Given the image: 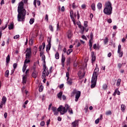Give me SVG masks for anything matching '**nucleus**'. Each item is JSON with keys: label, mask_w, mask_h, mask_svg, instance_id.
Returning a JSON list of instances; mask_svg holds the SVG:
<instances>
[{"label": "nucleus", "mask_w": 127, "mask_h": 127, "mask_svg": "<svg viewBox=\"0 0 127 127\" xmlns=\"http://www.w3.org/2000/svg\"><path fill=\"white\" fill-rule=\"evenodd\" d=\"M24 4L23 1H21L19 3L18 6V15H17V21L19 22L24 21L25 19V15H26V10L24 9Z\"/></svg>", "instance_id": "f257e3e1"}, {"label": "nucleus", "mask_w": 127, "mask_h": 127, "mask_svg": "<svg viewBox=\"0 0 127 127\" xmlns=\"http://www.w3.org/2000/svg\"><path fill=\"white\" fill-rule=\"evenodd\" d=\"M98 75H99V68L96 67L91 79V87L92 89L96 87V84H97V80L98 79Z\"/></svg>", "instance_id": "f03ea898"}, {"label": "nucleus", "mask_w": 127, "mask_h": 127, "mask_svg": "<svg viewBox=\"0 0 127 127\" xmlns=\"http://www.w3.org/2000/svg\"><path fill=\"white\" fill-rule=\"evenodd\" d=\"M105 7L103 10V12L107 15H111L112 14V11L113 10V7H112V3L108 1L105 4Z\"/></svg>", "instance_id": "7ed1b4c3"}, {"label": "nucleus", "mask_w": 127, "mask_h": 127, "mask_svg": "<svg viewBox=\"0 0 127 127\" xmlns=\"http://www.w3.org/2000/svg\"><path fill=\"white\" fill-rule=\"evenodd\" d=\"M57 112H72V110L68 104H65V107L62 105L60 106L57 109Z\"/></svg>", "instance_id": "20e7f679"}, {"label": "nucleus", "mask_w": 127, "mask_h": 127, "mask_svg": "<svg viewBox=\"0 0 127 127\" xmlns=\"http://www.w3.org/2000/svg\"><path fill=\"white\" fill-rule=\"evenodd\" d=\"M43 70L44 71L42 73L43 74L42 78L46 79L45 78H46V76H48V75H49V71L48 70V68L46 66L45 64H43Z\"/></svg>", "instance_id": "39448f33"}, {"label": "nucleus", "mask_w": 127, "mask_h": 127, "mask_svg": "<svg viewBox=\"0 0 127 127\" xmlns=\"http://www.w3.org/2000/svg\"><path fill=\"white\" fill-rule=\"evenodd\" d=\"M6 103V97L5 96H3L1 99V103H0V108L1 109L3 107V105H5Z\"/></svg>", "instance_id": "423d86ee"}, {"label": "nucleus", "mask_w": 127, "mask_h": 127, "mask_svg": "<svg viewBox=\"0 0 127 127\" xmlns=\"http://www.w3.org/2000/svg\"><path fill=\"white\" fill-rule=\"evenodd\" d=\"M6 103V97L5 96H3L1 99V103H0V108L1 109L3 107V105H5Z\"/></svg>", "instance_id": "0eeeda50"}, {"label": "nucleus", "mask_w": 127, "mask_h": 127, "mask_svg": "<svg viewBox=\"0 0 127 127\" xmlns=\"http://www.w3.org/2000/svg\"><path fill=\"white\" fill-rule=\"evenodd\" d=\"M81 96V91H77V94L75 95V102H78V100H79V98Z\"/></svg>", "instance_id": "6e6552de"}, {"label": "nucleus", "mask_w": 127, "mask_h": 127, "mask_svg": "<svg viewBox=\"0 0 127 127\" xmlns=\"http://www.w3.org/2000/svg\"><path fill=\"white\" fill-rule=\"evenodd\" d=\"M48 45L46 46V51L47 52L48 51V49L49 50H50V48H51V39H50V40L48 41Z\"/></svg>", "instance_id": "1a4fd4ad"}, {"label": "nucleus", "mask_w": 127, "mask_h": 127, "mask_svg": "<svg viewBox=\"0 0 127 127\" xmlns=\"http://www.w3.org/2000/svg\"><path fill=\"white\" fill-rule=\"evenodd\" d=\"M91 55L92 57V62H95V61H96V55H95V53L94 52H92Z\"/></svg>", "instance_id": "9d476101"}, {"label": "nucleus", "mask_w": 127, "mask_h": 127, "mask_svg": "<svg viewBox=\"0 0 127 127\" xmlns=\"http://www.w3.org/2000/svg\"><path fill=\"white\" fill-rule=\"evenodd\" d=\"M67 38H68V39H71L73 35V34H72V32L71 31V30H69L67 31Z\"/></svg>", "instance_id": "9b49d317"}, {"label": "nucleus", "mask_w": 127, "mask_h": 127, "mask_svg": "<svg viewBox=\"0 0 127 127\" xmlns=\"http://www.w3.org/2000/svg\"><path fill=\"white\" fill-rule=\"evenodd\" d=\"M26 52H27L26 54V55L31 56V53H32V52L31 51V49L27 48Z\"/></svg>", "instance_id": "f8f14e48"}, {"label": "nucleus", "mask_w": 127, "mask_h": 127, "mask_svg": "<svg viewBox=\"0 0 127 127\" xmlns=\"http://www.w3.org/2000/svg\"><path fill=\"white\" fill-rule=\"evenodd\" d=\"M37 75H38V72H37V71H33V73H32V77H33V78H36V77H37Z\"/></svg>", "instance_id": "ddd939ff"}, {"label": "nucleus", "mask_w": 127, "mask_h": 127, "mask_svg": "<svg viewBox=\"0 0 127 127\" xmlns=\"http://www.w3.org/2000/svg\"><path fill=\"white\" fill-rule=\"evenodd\" d=\"M27 79V76H26V75L23 76L22 83H23V85H25V84H26Z\"/></svg>", "instance_id": "4468645a"}, {"label": "nucleus", "mask_w": 127, "mask_h": 127, "mask_svg": "<svg viewBox=\"0 0 127 127\" xmlns=\"http://www.w3.org/2000/svg\"><path fill=\"white\" fill-rule=\"evenodd\" d=\"M78 123H79V120H75L74 122L72 123L71 125H72L73 127H76L78 126Z\"/></svg>", "instance_id": "2eb2a0df"}, {"label": "nucleus", "mask_w": 127, "mask_h": 127, "mask_svg": "<svg viewBox=\"0 0 127 127\" xmlns=\"http://www.w3.org/2000/svg\"><path fill=\"white\" fill-rule=\"evenodd\" d=\"M65 60H66V58H65V55H64V53H63L62 54V62H65Z\"/></svg>", "instance_id": "dca6fc26"}, {"label": "nucleus", "mask_w": 127, "mask_h": 127, "mask_svg": "<svg viewBox=\"0 0 127 127\" xmlns=\"http://www.w3.org/2000/svg\"><path fill=\"white\" fill-rule=\"evenodd\" d=\"M9 61H10V56H9V55H8L6 58V62L7 64H8V63H9Z\"/></svg>", "instance_id": "f3484780"}, {"label": "nucleus", "mask_w": 127, "mask_h": 127, "mask_svg": "<svg viewBox=\"0 0 127 127\" xmlns=\"http://www.w3.org/2000/svg\"><path fill=\"white\" fill-rule=\"evenodd\" d=\"M81 74H82V71H81V70H79L78 72V76H79V78L80 79L82 78H84V76H85V74H83V75H81Z\"/></svg>", "instance_id": "a211bd4d"}, {"label": "nucleus", "mask_w": 127, "mask_h": 127, "mask_svg": "<svg viewBox=\"0 0 127 127\" xmlns=\"http://www.w3.org/2000/svg\"><path fill=\"white\" fill-rule=\"evenodd\" d=\"M91 7L92 10H94V11L96 10V4H95V3H93L91 4Z\"/></svg>", "instance_id": "6ab92c4d"}, {"label": "nucleus", "mask_w": 127, "mask_h": 127, "mask_svg": "<svg viewBox=\"0 0 127 127\" xmlns=\"http://www.w3.org/2000/svg\"><path fill=\"white\" fill-rule=\"evenodd\" d=\"M66 81H67V83L68 84V85H72L73 82L72 81L71 79H68V78H67Z\"/></svg>", "instance_id": "aec40b11"}, {"label": "nucleus", "mask_w": 127, "mask_h": 127, "mask_svg": "<svg viewBox=\"0 0 127 127\" xmlns=\"http://www.w3.org/2000/svg\"><path fill=\"white\" fill-rule=\"evenodd\" d=\"M63 94V92H62V91H61L60 93H59L57 95L58 98H59V99H62Z\"/></svg>", "instance_id": "412c9836"}, {"label": "nucleus", "mask_w": 127, "mask_h": 127, "mask_svg": "<svg viewBox=\"0 0 127 127\" xmlns=\"http://www.w3.org/2000/svg\"><path fill=\"white\" fill-rule=\"evenodd\" d=\"M9 30H11L13 29V23H11L10 25H8Z\"/></svg>", "instance_id": "4be33fe9"}, {"label": "nucleus", "mask_w": 127, "mask_h": 127, "mask_svg": "<svg viewBox=\"0 0 127 127\" xmlns=\"http://www.w3.org/2000/svg\"><path fill=\"white\" fill-rule=\"evenodd\" d=\"M70 16L71 18V19L72 20V21L74 22V17H73V10H71L70 11Z\"/></svg>", "instance_id": "5701e85b"}, {"label": "nucleus", "mask_w": 127, "mask_h": 127, "mask_svg": "<svg viewBox=\"0 0 127 127\" xmlns=\"http://www.w3.org/2000/svg\"><path fill=\"white\" fill-rule=\"evenodd\" d=\"M42 61H43L44 62V65H46V63L45 62V55H43L42 56Z\"/></svg>", "instance_id": "b1692460"}, {"label": "nucleus", "mask_w": 127, "mask_h": 127, "mask_svg": "<svg viewBox=\"0 0 127 127\" xmlns=\"http://www.w3.org/2000/svg\"><path fill=\"white\" fill-rule=\"evenodd\" d=\"M71 52H73V50L72 49H68L66 52L67 55H70Z\"/></svg>", "instance_id": "393cba45"}, {"label": "nucleus", "mask_w": 127, "mask_h": 127, "mask_svg": "<svg viewBox=\"0 0 127 127\" xmlns=\"http://www.w3.org/2000/svg\"><path fill=\"white\" fill-rule=\"evenodd\" d=\"M30 62V60L26 59L24 62V65H26V64H27V63H29Z\"/></svg>", "instance_id": "a878e982"}, {"label": "nucleus", "mask_w": 127, "mask_h": 127, "mask_svg": "<svg viewBox=\"0 0 127 127\" xmlns=\"http://www.w3.org/2000/svg\"><path fill=\"white\" fill-rule=\"evenodd\" d=\"M121 110H122V112H125V111L126 110V105L122 104L121 105Z\"/></svg>", "instance_id": "bb28decb"}, {"label": "nucleus", "mask_w": 127, "mask_h": 127, "mask_svg": "<svg viewBox=\"0 0 127 127\" xmlns=\"http://www.w3.org/2000/svg\"><path fill=\"white\" fill-rule=\"evenodd\" d=\"M92 41H93V40H89V46L90 47V50L92 49V47L93 46V43H92Z\"/></svg>", "instance_id": "cd10ccee"}, {"label": "nucleus", "mask_w": 127, "mask_h": 127, "mask_svg": "<svg viewBox=\"0 0 127 127\" xmlns=\"http://www.w3.org/2000/svg\"><path fill=\"white\" fill-rule=\"evenodd\" d=\"M8 75H9V70H6L5 72V77L7 78V77H8Z\"/></svg>", "instance_id": "c85d7f7f"}, {"label": "nucleus", "mask_w": 127, "mask_h": 127, "mask_svg": "<svg viewBox=\"0 0 127 127\" xmlns=\"http://www.w3.org/2000/svg\"><path fill=\"white\" fill-rule=\"evenodd\" d=\"M33 53H35V55L36 54V53H37V47H34L33 49Z\"/></svg>", "instance_id": "c756f323"}, {"label": "nucleus", "mask_w": 127, "mask_h": 127, "mask_svg": "<svg viewBox=\"0 0 127 127\" xmlns=\"http://www.w3.org/2000/svg\"><path fill=\"white\" fill-rule=\"evenodd\" d=\"M27 67V65L24 64L22 68L23 72L24 73L25 72V70H26V68Z\"/></svg>", "instance_id": "7c9ffc66"}, {"label": "nucleus", "mask_w": 127, "mask_h": 127, "mask_svg": "<svg viewBox=\"0 0 127 127\" xmlns=\"http://www.w3.org/2000/svg\"><path fill=\"white\" fill-rule=\"evenodd\" d=\"M49 28L50 30L52 31V32H53V31H54V30L53 29V26H52V25H50L49 26Z\"/></svg>", "instance_id": "2f4dec72"}, {"label": "nucleus", "mask_w": 127, "mask_h": 127, "mask_svg": "<svg viewBox=\"0 0 127 127\" xmlns=\"http://www.w3.org/2000/svg\"><path fill=\"white\" fill-rule=\"evenodd\" d=\"M102 5L101 3L99 2L97 4V8L98 9H101V8H102Z\"/></svg>", "instance_id": "473e14b6"}, {"label": "nucleus", "mask_w": 127, "mask_h": 127, "mask_svg": "<svg viewBox=\"0 0 127 127\" xmlns=\"http://www.w3.org/2000/svg\"><path fill=\"white\" fill-rule=\"evenodd\" d=\"M42 91H43V86H42V85H41L39 87V91L41 92H42Z\"/></svg>", "instance_id": "72a5a7b5"}, {"label": "nucleus", "mask_w": 127, "mask_h": 127, "mask_svg": "<svg viewBox=\"0 0 127 127\" xmlns=\"http://www.w3.org/2000/svg\"><path fill=\"white\" fill-rule=\"evenodd\" d=\"M80 29V33H81V34H84V31H85V27H84V26H82V27Z\"/></svg>", "instance_id": "f704fd0d"}, {"label": "nucleus", "mask_w": 127, "mask_h": 127, "mask_svg": "<svg viewBox=\"0 0 127 127\" xmlns=\"http://www.w3.org/2000/svg\"><path fill=\"white\" fill-rule=\"evenodd\" d=\"M121 82H122V80H121V79H118L117 80V86H120L121 84Z\"/></svg>", "instance_id": "c9c22d12"}, {"label": "nucleus", "mask_w": 127, "mask_h": 127, "mask_svg": "<svg viewBox=\"0 0 127 127\" xmlns=\"http://www.w3.org/2000/svg\"><path fill=\"white\" fill-rule=\"evenodd\" d=\"M34 22V18H31L29 21L30 24H33Z\"/></svg>", "instance_id": "e433bc0d"}, {"label": "nucleus", "mask_w": 127, "mask_h": 127, "mask_svg": "<svg viewBox=\"0 0 127 127\" xmlns=\"http://www.w3.org/2000/svg\"><path fill=\"white\" fill-rule=\"evenodd\" d=\"M104 44H107L108 42H109V39H108V37H106L104 41Z\"/></svg>", "instance_id": "4c0bfd02"}, {"label": "nucleus", "mask_w": 127, "mask_h": 127, "mask_svg": "<svg viewBox=\"0 0 127 127\" xmlns=\"http://www.w3.org/2000/svg\"><path fill=\"white\" fill-rule=\"evenodd\" d=\"M60 29H61L60 25H59V22H58L57 25V30L58 31H59L60 30Z\"/></svg>", "instance_id": "58836bf2"}, {"label": "nucleus", "mask_w": 127, "mask_h": 127, "mask_svg": "<svg viewBox=\"0 0 127 127\" xmlns=\"http://www.w3.org/2000/svg\"><path fill=\"white\" fill-rule=\"evenodd\" d=\"M7 23L5 25V26H2L1 28V30H4V29H5V28H6V27H7Z\"/></svg>", "instance_id": "ea45409f"}, {"label": "nucleus", "mask_w": 127, "mask_h": 127, "mask_svg": "<svg viewBox=\"0 0 127 127\" xmlns=\"http://www.w3.org/2000/svg\"><path fill=\"white\" fill-rule=\"evenodd\" d=\"M56 59H59V53L57 52L55 54Z\"/></svg>", "instance_id": "a19ab883"}, {"label": "nucleus", "mask_w": 127, "mask_h": 127, "mask_svg": "<svg viewBox=\"0 0 127 127\" xmlns=\"http://www.w3.org/2000/svg\"><path fill=\"white\" fill-rule=\"evenodd\" d=\"M119 54V57L121 58L123 57V55H124V53L123 52H120L119 53H118Z\"/></svg>", "instance_id": "79ce46f5"}, {"label": "nucleus", "mask_w": 127, "mask_h": 127, "mask_svg": "<svg viewBox=\"0 0 127 127\" xmlns=\"http://www.w3.org/2000/svg\"><path fill=\"white\" fill-rule=\"evenodd\" d=\"M52 111H53V112H57V108L55 107H52Z\"/></svg>", "instance_id": "37998d69"}, {"label": "nucleus", "mask_w": 127, "mask_h": 127, "mask_svg": "<svg viewBox=\"0 0 127 127\" xmlns=\"http://www.w3.org/2000/svg\"><path fill=\"white\" fill-rule=\"evenodd\" d=\"M121 48H122V46L119 45L118 46V53H120V52H121Z\"/></svg>", "instance_id": "c03bdc74"}, {"label": "nucleus", "mask_w": 127, "mask_h": 127, "mask_svg": "<svg viewBox=\"0 0 127 127\" xmlns=\"http://www.w3.org/2000/svg\"><path fill=\"white\" fill-rule=\"evenodd\" d=\"M115 93H116V94L118 95H120L121 94V92L118 90V89H115Z\"/></svg>", "instance_id": "a18cd8bd"}, {"label": "nucleus", "mask_w": 127, "mask_h": 127, "mask_svg": "<svg viewBox=\"0 0 127 127\" xmlns=\"http://www.w3.org/2000/svg\"><path fill=\"white\" fill-rule=\"evenodd\" d=\"M90 40H93V37H94V35L93 33H91L90 34Z\"/></svg>", "instance_id": "49530a36"}, {"label": "nucleus", "mask_w": 127, "mask_h": 127, "mask_svg": "<svg viewBox=\"0 0 127 127\" xmlns=\"http://www.w3.org/2000/svg\"><path fill=\"white\" fill-rule=\"evenodd\" d=\"M84 27H85V28L88 26V21H85L84 22Z\"/></svg>", "instance_id": "de8ad7c7"}, {"label": "nucleus", "mask_w": 127, "mask_h": 127, "mask_svg": "<svg viewBox=\"0 0 127 127\" xmlns=\"http://www.w3.org/2000/svg\"><path fill=\"white\" fill-rule=\"evenodd\" d=\"M45 125V122L44 121H42L40 123V126L41 127H44Z\"/></svg>", "instance_id": "09e8293b"}, {"label": "nucleus", "mask_w": 127, "mask_h": 127, "mask_svg": "<svg viewBox=\"0 0 127 127\" xmlns=\"http://www.w3.org/2000/svg\"><path fill=\"white\" fill-rule=\"evenodd\" d=\"M13 67L14 68V69H16V67H17V63L13 64Z\"/></svg>", "instance_id": "8fccbe9b"}, {"label": "nucleus", "mask_w": 127, "mask_h": 127, "mask_svg": "<svg viewBox=\"0 0 127 127\" xmlns=\"http://www.w3.org/2000/svg\"><path fill=\"white\" fill-rule=\"evenodd\" d=\"M86 6H87L86 5V4H83L81 5V8H82V9H86Z\"/></svg>", "instance_id": "3c124183"}, {"label": "nucleus", "mask_w": 127, "mask_h": 127, "mask_svg": "<svg viewBox=\"0 0 127 127\" xmlns=\"http://www.w3.org/2000/svg\"><path fill=\"white\" fill-rule=\"evenodd\" d=\"M42 45H43V47H42L43 49L42 50V51H43L45 49V43H42Z\"/></svg>", "instance_id": "603ef678"}, {"label": "nucleus", "mask_w": 127, "mask_h": 127, "mask_svg": "<svg viewBox=\"0 0 127 127\" xmlns=\"http://www.w3.org/2000/svg\"><path fill=\"white\" fill-rule=\"evenodd\" d=\"M100 122V119H97V120H96L95 121V123L96 124V125H98V124Z\"/></svg>", "instance_id": "864d4df0"}, {"label": "nucleus", "mask_w": 127, "mask_h": 127, "mask_svg": "<svg viewBox=\"0 0 127 127\" xmlns=\"http://www.w3.org/2000/svg\"><path fill=\"white\" fill-rule=\"evenodd\" d=\"M107 88H108V85H107V84H104L103 85V89H104V90H106Z\"/></svg>", "instance_id": "5fc2aeb1"}, {"label": "nucleus", "mask_w": 127, "mask_h": 127, "mask_svg": "<svg viewBox=\"0 0 127 127\" xmlns=\"http://www.w3.org/2000/svg\"><path fill=\"white\" fill-rule=\"evenodd\" d=\"M28 73H29V69H27L25 72L26 74L25 75V76H26V77H27V76H28V74H28Z\"/></svg>", "instance_id": "6e6d98bb"}, {"label": "nucleus", "mask_w": 127, "mask_h": 127, "mask_svg": "<svg viewBox=\"0 0 127 127\" xmlns=\"http://www.w3.org/2000/svg\"><path fill=\"white\" fill-rule=\"evenodd\" d=\"M105 115H106V116H111V115H112V112H106Z\"/></svg>", "instance_id": "4d7b16f0"}, {"label": "nucleus", "mask_w": 127, "mask_h": 127, "mask_svg": "<svg viewBox=\"0 0 127 127\" xmlns=\"http://www.w3.org/2000/svg\"><path fill=\"white\" fill-rule=\"evenodd\" d=\"M122 66H123V64H122L119 63L118 64V67L119 68V69H121L122 68Z\"/></svg>", "instance_id": "13d9d810"}, {"label": "nucleus", "mask_w": 127, "mask_h": 127, "mask_svg": "<svg viewBox=\"0 0 127 127\" xmlns=\"http://www.w3.org/2000/svg\"><path fill=\"white\" fill-rule=\"evenodd\" d=\"M29 43L30 45H32V44L33 43V40L32 39H30L29 40Z\"/></svg>", "instance_id": "bf43d9fd"}, {"label": "nucleus", "mask_w": 127, "mask_h": 127, "mask_svg": "<svg viewBox=\"0 0 127 127\" xmlns=\"http://www.w3.org/2000/svg\"><path fill=\"white\" fill-rule=\"evenodd\" d=\"M107 22H108V23H112V22H113V21L112 20V19L110 18L107 19Z\"/></svg>", "instance_id": "052dcab7"}, {"label": "nucleus", "mask_w": 127, "mask_h": 127, "mask_svg": "<svg viewBox=\"0 0 127 127\" xmlns=\"http://www.w3.org/2000/svg\"><path fill=\"white\" fill-rule=\"evenodd\" d=\"M14 39H17V38H19V35H17L14 36Z\"/></svg>", "instance_id": "680f3d73"}, {"label": "nucleus", "mask_w": 127, "mask_h": 127, "mask_svg": "<svg viewBox=\"0 0 127 127\" xmlns=\"http://www.w3.org/2000/svg\"><path fill=\"white\" fill-rule=\"evenodd\" d=\"M77 93H78V91H77V90L74 89L73 92H72V94H73V95H75V94H77Z\"/></svg>", "instance_id": "e2e57ef3"}, {"label": "nucleus", "mask_w": 127, "mask_h": 127, "mask_svg": "<svg viewBox=\"0 0 127 127\" xmlns=\"http://www.w3.org/2000/svg\"><path fill=\"white\" fill-rule=\"evenodd\" d=\"M41 3V2L40 1V0H38L37 1V5H38V6L40 5Z\"/></svg>", "instance_id": "0e129e2a"}, {"label": "nucleus", "mask_w": 127, "mask_h": 127, "mask_svg": "<svg viewBox=\"0 0 127 127\" xmlns=\"http://www.w3.org/2000/svg\"><path fill=\"white\" fill-rule=\"evenodd\" d=\"M66 77L67 78V80H69V72L66 73Z\"/></svg>", "instance_id": "69168bd1"}, {"label": "nucleus", "mask_w": 127, "mask_h": 127, "mask_svg": "<svg viewBox=\"0 0 127 127\" xmlns=\"http://www.w3.org/2000/svg\"><path fill=\"white\" fill-rule=\"evenodd\" d=\"M31 56H28L26 55V59H30Z\"/></svg>", "instance_id": "338daca9"}, {"label": "nucleus", "mask_w": 127, "mask_h": 127, "mask_svg": "<svg viewBox=\"0 0 127 127\" xmlns=\"http://www.w3.org/2000/svg\"><path fill=\"white\" fill-rule=\"evenodd\" d=\"M45 19V20H46V21H48V14H46V15Z\"/></svg>", "instance_id": "774afa93"}]
</instances>
